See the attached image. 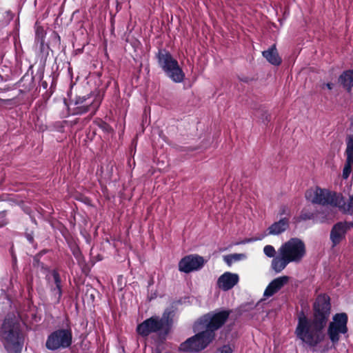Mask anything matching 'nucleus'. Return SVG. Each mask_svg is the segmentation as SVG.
I'll return each mask as SVG.
<instances>
[{
	"label": "nucleus",
	"mask_w": 353,
	"mask_h": 353,
	"mask_svg": "<svg viewBox=\"0 0 353 353\" xmlns=\"http://www.w3.org/2000/svg\"><path fill=\"white\" fill-rule=\"evenodd\" d=\"M312 319H309L303 311L298 316L295 334L308 346L314 347L324 340L323 332L331 312L330 298L325 294L317 296L313 304Z\"/></svg>",
	"instance_id": "1"
},
{
	"label": "nucleus",
	"mask_w": 353,
	"mask_h": 353,
	"mask_svg": "<svg viewBox=\"0 0 353 353\" xmlns=\"http://www.w3.org/2000/svg\"><path fill=\"white\" fill-rule=\"evenodd\" d=\"M231 312L230 310H222L203 316L200 321L201 323L205 326V330L198 332L181 343L179 347V351L199 352L204 350L215 339L216 331L226 323Z\"/></svg>",
	"instance_id": "2"
},
{
	"label": "nucleus",
	"mask_w": 353,
	"mask_h": 353,
	"mask_svg": "<svg viewBox=\"0 0 353 353\" xmlns=\"http://www.w3.org/2000/svg\"><path fill=\"white\" fill-rule=\"evenodd\" d=\"M0 338L7 353H21L25 341L20 323L14 314H8L0 329Z\"/></svg>",
	"instance_id": "3"
},
{
	"label": "nucleus",
	"mask_w": 353,
	"mask_h": 353,
	"mask_svg": "<svg viewBox=\"0 0 353 353\" xmlns=\"http://www.w3.org/2000/svg\"><path fill=\"white\" fill-rule=\"evenodd\" d=\"M159 66L174 82L181 83L185 79V73L179 66L178 61L166 49H159L156 54Z\"/></svg>",
	"instance_id": "4"
},
{
	"label": "nucleus",
	"mask_w": 353,
	"mask_h": 353,
	"mask_svg": "<svg viewBox=\"0 0 353 353\" xmlns=\"http://www.w3.org/2000/svg\"><path fill=\"white\" fill-rule=\"evenodd\" d=\"M72 331L70 325L65 328H59L50 332L46 339L45 347L50 351H57L69 348L72 344Z\"/></svg>",
	"instance_id": "5"
},
{
	"label": "nucleus",
	"mask_w": 353,
	"mask_h": 353,
	"mask_svg": "<svg viewBox=\"0 0 353 353\" xmlns=\"http://www.w3.org/2000/svg\"><path fill=\"white\" fill-rule=\"evenodd\" d=\"M311 202L313 204H319L323 206L330 205L332 207H337L339 209L345 208V201L341 193L319 187L316 188Z\"/></svg>",
	"instance_id": "6"
},
{
	"label": "nucleus",
	"mask_w": 353,
	"mask_h": 353,
	"mask_svg": "<svg viewBox=\"0 0 353 353\" xmlns=\"http://www.w3.org/2000/svg\"><path fill=\"white\" fill-rule=\"evenodd\" d=\"M279 254L290 263H299L306 254L305 245L300 239L292 238L281 246Z\"/></svg>",
	"instance_id": "7"
},
{
	"label": "nucleus",
	"mask_w": 353,
	"mask_h": 353,
	"mask_svg": "<svg viewBox=\"0 0 353 353\" xmlns=\"http://www.w3.org/2000/svg\"><path fill=\"white\" fill-rule=\"evenodd\" d=\"M170 312H165L162 318L152 316L139 323L137 327V332L143 337L148 336L151 333H155L163 329L165 324L168 323Z\"/></svg>",
	"instance_id": "8"
},
{
	"label": "nucleus",
	"mask_w": 353,
	"mask_h": 353,
	"mask_svg": "<svg viewBox=\"0 0 353 353\" xmlns=\"http://www.w3.org/2000/svg\"><path fill=\"white\" fill-rule=\"evenodd\" d=\"M50 274L51 276H46L50 299L54 304H59L61 302L63 295L61 278L59 272L57 270H52Z\"/></svg>",
	"instance_id": "9"
},
{
	"label": "nucleus",
	"mask_w": 353,
	"mask_h": 353,
	"mask_svg": "<svg viewBox=\"0 0 353 353\" xmlns=\"http://www.w3.org/2000/svg\"><path fill=\"white\" fill-rule=\"evenodd\" d=\"M205 264L203 256L198 254H189L183 257L179 262V270L190 273L201 269Z\"/></svg>",
	"instance_id": "10"
},
{
	"label": "nucleus",
	"mask_w": 353,
	"mask_h": 353,
	"mask_svg": "<svg viewBox=\"0 0 353 353\" xmlns=\"http://www.w3.org/2000/svg\"><path fill=\"white\" fill-rule=\"evenodd\" d=\"M350 230V224L347 221H339L333 225L330 233V240L332 248L339 245L346 239V234Z\"/></svg>",
	"instance_id": "11"
},
{
	"label": "nucleus",
	"mask_w": 353,
	"mask_h": 353,
	"mask_svg": "<svg viewBox=\"0 0 353 353\" xmlns=\"http://www.w3.org/2000/svg\"><path fill=\"white\" fill-rule=\"evenodd\" d=\"M239 280L238 274L226 272L218 279L217 285L221 290L228 291L236 285Z\"/></svg>",
	"instance_id": "12"
},
{
	"label": "nucleus",
	"mask_w": 353,
	"mask_h": 353,
	"mask_svg": "<svg viewBox=\"0 0 353 353\" xmlns=\"http://www.w3.org/2000/svg\"><path fill=\"white\" fill-rule=\"evenodd\" d=\"M289 281L288 276H283L272 280L266 287L263 296L270 297L278 292Z\"/></svg>",
	"instance_id": "13"
},
{
	"label": "nucleus",
	"mask_w": 353,
	"mask_h": 353,
	"mask_svg": "<svg viewBox=\"0 0 353 353\" xmlns=\"http://www.w3.org/2000/svg\"><path fill=\"white\" fill-rule=\"evenodd\" d=\"M262 54L272 65L279 66L282 63V59L278 53L275 44H273L267 50H264Z\"/></svg>",
	"instance_id": "14"
},
{
	"label": "nucleus",
	"mask_w": 353,
	"mask_h": 353,
	"mask_svg": "<svg viewBox=\"0 0 353 353\" xmlns=\"http://www.w3.org/2000/svg\"><path fill=\"white\" fill-rule=\"evenodd\" d=\"M289 218H281L279 221L274 222L268 228V233L272 235H278L285 232L289 228Z\"/></svg>",
	"instance_id": "15"
},
{
	"label": "nucleus",
	"mask_w": 353,
	"mask_h": 353,
	"mask_svg": "<svg viewBox=\"0 0 353 353\" xmlns=\"http://www.w3.org/2000/svg\"><path fill=\"white\" fill-rule=\"evenodd\" d=\"M339 81L347 92H351L353 87V70L343 71L339 77Z\"/></svg>",
	"instance_id": "16"
},
{
	"label": "nucleus",
	"mask_w": 353,
	"mask_h": 353,
	"mask_svg": "<svg viewBox=\"0 0 353 353\" xmlns=\"http://www.w3.org/2000/svg\"><path fill=\"white\" fill-rule=\"evenodd\" d=\"M347 331L341 330L338 326H335V323H330L327 329V334L330 341L333 344H336L339 341V334H345Z\"/></svg>",
	"instance_id": "17"
},
{
	"label": "nucleus",
	"mask_w": 353,
	"mask_h": 353,
	"mask_svg": "<svg viewBox=\"0 0 353 353\" xmlns=\"http://www.w3.org/2000/svg\"><path fill=\"white\" fill-rule=\"evenodd\" d=\"M101 102H94L92 101L88 105H77V107L74 108L73 114H83L88 112H89L90 110H93L92 114L95 113L97 110L100 105Z\"/></svg>",
	"instance_id": "18"
},
{
	"label": "nucleus",
	"mask_w": 353,
	"mask_h": 353,
	"mask_svg": "<svg viewBox=\"0 0 353 353\" xmlns=\"http://www.w3.org/2000/svg\"><path fill=\"white\" fill-rule=\"evenodd\" d=\"M290 263L284 255H280L279 256L274 257L272 261V268L276 272H281L285 267Z\"/></svg>",
	"instance_id": "19"
},
{
	"label": "nucleus",
	"mask_w": 353,
	"mask_h": 353,
	"mask_svg": "<svg viewBox=\"0 0 353 353\" xmlns=\"http://www.w3.org/2000/svg\"><path fill=\"white\" fill-rule=\"evenodd\" d=\"M333 322L330 323H335V326H338L341 330L343 331H347V323L348 317L346 313H338L333 316Z\"/></svg>",
	"instance_id": "20"
},
{
	"label": "nucleus",
	"mask_w": 353,
	"mask_h": 353,
	"mask_svg": "<svg viewBox=\"0 0 353 353\" xmlns=\"http://www.w3.org/2000/svg\"><path fill=\"white\" fill-rule=\"evenodd\" d=\"M245 257L243 254H232L223 256L224 261L228 266H231L234 262L240 261Z\"/></svg>",
	"instance_id": "21"
},
{
	"label": "nucleus",
	"mask_w": 353,
	"mask_h": 353,
	"mask_svg": "<svg viewBox=\"0 0 353 353\" xmlns=\"http://www.w3.org/2000/svg\"><path fill=\"white\" fill-rule=\"evenodd\" d=\"M316 213L310 211L307 208H303L300 214L299 218L302 221L314 220Z\"/></svg>",
	"instance_id": "22"
},
{
	"label": "nucleus",
	"mask_w": 353,
	"mask_h": 353,
	"mask_svg": "<svg viewBox=\"0 0 353 353\" xmlns=\"http://www.w3.org/2000/svg\"><path fill=\"white\" fill-rule=\"evenodd\" d=\"M346 158L353 159V134L347 139Z\"/></svg>",
	"instance_id": "23"
},
{
	"label": "nucleus",
	"mask_w": 353,
	"mask_h": 353,
	"mask_svg": "<svg viewBox=\"0 0 353 353\" xmlns=\"http://www.w3.org/2000/svg\"><path fill=\"white\" fill-rule=\"evenodd\" d=\"M353 164V159L346 158V162L343 170V178L347 179L352 171V165Z\"/></svg>",
	"instance_id": "24"
},
{
	"label": "nucleus",
	"mask_w": 353,
	"mask_h": 353,
	"mask_svg": "<svg viewBox=\"0 0 353 353\" xmlns=\"http://www.w3.org/2000/svg\"><path fill=\"white\" fill-rule=\"evenodd\" d=\"M7 216V211L3 210L0 212V228L7 225L9 223Z\"/></svg>",
	"instance_id": "25"
},
{
	"label": "nucleus",
	"mask_w": 353,
	"mask_h": 353,
	"mask_svg": "<svg viewBox=\"0 0 353 353\" xmlns=\"http://www.w3.org/2000/svg\"><path fill=\"white\" fill-rule=\"evenodd\" d=\"M263 252L268 257H274L276 254L274 248L270 245H265L263 248Z\"/></svg>",
	"instance_id": "26"
},
{
	"label": "nucleus",
	"mask_w": 353,
	"mask_h": 353,
	"mask_svg": "<svg viewBox=\"0 0 353 353\" xmlns=\"http://www.w3.org/2000/svg\"><path fill=\"white\" fill-rule=\"evenodd\" d=\"M71 251L77 260L80 261L81 259L83 257L82 253L78 245H74L72 246Z\"/></svg>",
	"instance_id": "27"
},
{
	"label": "nucleus",
	"mask_w": 353,
	"mask_h": 353,
	"mask_svg": "<svg viewBox=\"0 0 353 353\" xmlns=\"http://www.w3.org/2000/svg\"><path fill=\"white\" fill-rule=\"evenodd\" d=\"M342 210L353 214V194L350 196V201L347 205L345 204V208Z\"/></svg>",
	"instance_id": "28"
},
{
	"label": "nucleus",
	"mask_w": 353,
	"mask_h": 353,
	"mask_svg": "<svg viewBox=\"0 0 353 353\" xmlns=\"http://www.w3.org/2000/svg\"><path fill=\"white\" fill-rule=\"evenodd\" d=\"M90 98V95H85V96H78L76 97L74 99V104L75 105H83V103H85L88 99Z\"/></svg>",
	"instance_id": "29"
},
{
	"label": "nucleus",
	"mask_w": 353,
	"mask_h": 353,
	"mask_svg": "<svg viewBox=\"0 0 353 353\" xmlns=\"http://www.w3.org/2000/svg\"><path fill=\"white\" fill-rule=\"evenodd\" d=\"M3 104L10 105H17L15 103V98L7 99H2L0 98V107H1L3 105Z\"/></svg>",
	"instance_id": "30"
},
{
	"label": "nucleus",
	"mask_w": 353,
	"mask_h": 353,
	"mask_svg": "<svg viewBox=\"0 0 353 353\" xmlns=\"http://www.w3.org/2000/svg\"><path fill=\"white\" fill-rule=\"evenodd\" d=\"M25 236L30 244L34 243V232L32 230L28 231V230H26Z\"/></svg>",
	"instance_id": "31"
},
{
	"label": "nucleus",
	"mask_w": 353,
	"mask_h": 353,
	"mask_svg": "<svg viewBox=\"0 0 353 353\" xmlns=\"http://www.w3.org/2000/svg\"><path fill=\"white\" fill-rule=\"evenodd\" d=\"M220 353H232V350L230 345H225L220 349Z\"/></svg>",
	"instance_id": "32"
},
{
	"label": "nucleus",
	"mask_w": 353,
	"mask_h": 353,
	"mask_svg": "<svg viewBox=\"0 0 353 353\" xmlns=\"http://www.w3.org/2000/svg\"><path fill=\"white\" fill-rule=\"evenodd\" d=\"M40 259H41V257L37 254L33 257V264H34V265L39 266V265H40Z\"/></svg>",
	"instance_id": "33"
},
{
	"label": "nucleus",
	"mask_w": 353,
	"mask_h": 353,
	"mask_svg": "<svg viewBox=\"0 0 353 353\" xmlns=\"http://www.w3.org/2000/svg\"><path fill=\"white\" fill-rule=\"evenodd\" d=\"M288 209L286 206H282L280 210H279V214L280 216H282L283 214H288Z\"/></svg>",
	"instance_id": "34"
},
{
	"label": "nucleus",
	"mask_w": 353,
	"mask_h": 353,
	"mask_svg": "<svg viewBox=\"0 0 353 353\" xmlns=\"http://www.w3.org/2000/svg\"><path fill=\"white\" fill-rule=\"evenodd\" d=\"M10 251V254L12 255V261H13V262L15 263L17 261V256L13 250V248H11Z\"/></svg>",
	"instance_id": "35"
},
{
	"label": "nucleus",
	"mask_w": 353,
	"mask_h": 353,
	"mask_svg": "<svg viewBox=\"0 0 353 353\" xmlns=\"http://www.w3.org/2000/svg\"><path fill=\"white\" fill-rule=\"evenodd\" d=\"M48 250L47 249H43L42 250H41L39 252L37 253V254L41 258V256L44 254H46V253L48 252Z\"/></svg>",
	"instance_id": "36"
},
{
	"label": "nucleus",
	"mask_w": 353,
	"mask_h": 353,
	"mask_svg": "<svg viewBox=\"0 0 353 353\" xmlns=\"http://www.w3.org/2000/svg\"><path fill=\"white\" fill-rule=\"evenodd\" d=\"M264 115H265V119H264L263 121L267 122V123L269 122L270 120V114L267 112H265Z\"/></svg>",
	"instance_id": "37"
},
{
	"label": "nucleus",
	"mask_w": 353,
	"mask_h": 353,
	"mask_svg": "<svg viewBox=\"0 0 353 353\" xmlns=\"http://www.w3.org/2000/svg\"><path fill=\"white\" fill-rule=\"evenodd\" d=\"M325 86L327 87V89L332 90L333 88V84L332 83H327L325 84Z\"/></svg>",
	"instance_id": "38"
},
{
	"label": "nucleus",
	"mask_w": 353,
	"mask_h": 353,
	"mask_svg": "<svg viewBox=\"0 0 353 353\" xmlns=\"http://www.w3.org/2000/svg\"><path fill=\"white\" fill-rule=\"evenodd\" d=\"M41 85L44 89H46L48 87V83L46 81L41 82Z\"/></svg>",
	"instance_id": "39"
},
{
	"label": "nucleus",
	"mask_w": 353,
	"mask_h": 353,
	"mask_svg": "<svg viewBox=\"0 0 353 353\" xmlns=\"http://www.w3.org/2000/svg\"><path fill=\"white\" fill-rule=\"evenodd\" d=\"M250 241H251V239H246L245 241H243V243H248Z\"/></svg>",
	"instance_id": "40"
},
{
	"label": "nucleus",
	"mask_w": 353,
	"mask_h": 353,
	"mask_svg": "<svg viewBox=\"0 0 353 353\" xmlns=\"http://www.w3.org/2000/svg\"><path fill=\"white\" fill-rule=\"evenodd\" d=\"M325 222V218L322 219L321 221H320V223H323Z\"/></svg>",
	"instance_id": "41"
},
{
	"label": "nucleus",
	"mask_w": 353,
	"mask_h": 353,
	"mask_svg": "<svg viewBox=\"0 0 353 353\" xmlns=\"http://www.w3.org/2000/svg\"><path fill=\"white\" fill-rule=\"evenodd\" d=\"M170 312V313H171L170 312ZM170 314H169V315H170ZM172 321V319H169L168 321ZM168 323H169V322H168V323H165V325H168Z\"/></svg>",
	"instance_id": "42"
},
{
	"label": "nucleus",
	"mask_w": 353,
	"mask_h": 353,
	"mask_svg": "<svg viewBox=\"0 0 353 353\" xmlns=\"http://www.w3.org/2000/svg\"><path fill=\"white\" fill-rule=\"evenodd\" d=\"M305 197L308 199L307 193L306 194Z\"/></svg>",
	"instance_id": "43"
}]
</instances>
